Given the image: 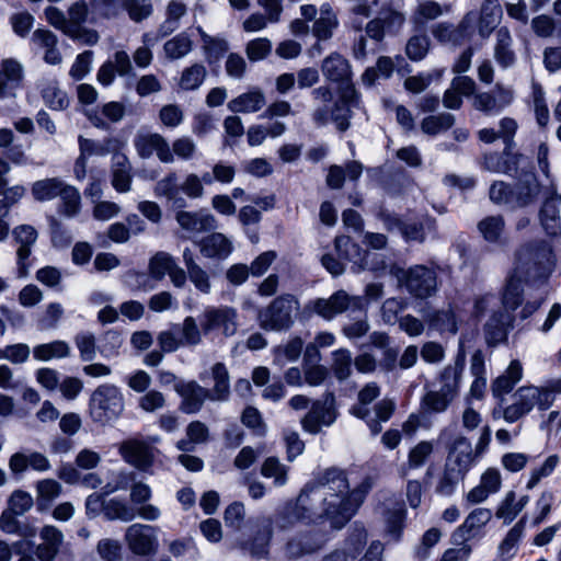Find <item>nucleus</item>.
<instances>
[{"mask_svg": "<svg viewBox=\"0 0 561 561\" xmlns=\"http://www.w3.org/2000/svg\"><path fill=\"white\" fill-rule=\"evenodd\" d=\"M201 254L206 259L225 260L232 250V242L220 232H213L197 242Z\"/></svg>", "mask_w": 561, "mask_h": 561, "instance_id": "c85d7f7f", "label": "nucleus"}, {"mask_svg": "<svg viewBox=\"0 0 561 561\" xmlns=\"http://www.w3.org/2000/svg\"><path fill=\"white\" fill-rule=\"evenodd\" d=\"M505 227L503 216H489L478 224V229L488 242H496Z\"/></svg>", "mask_w": 561, "mask_h": 561, "instance_id": "69168bd1", "label": "nucleus"}, {"mask_svg": "<svg viewBox=\"0 0 561 561\" xmlns=\"http://www.w3.org/2000/svg\"><path fill=\"white\" fill-rule=\"evenodd\" d=\"M264 105V93L260 89H254L232 99L228 103V108L233 113H255Z\"/></svg>", "mask_w": 561, "mask_h": 561, "instance_id": "58836bf2", "label": "nucleus"}, {"mask_svg": "<svg viewBox=\"0 0 561 561\" xmlns=\"http://www.w3.org/2000/svg\"><path fill=\"white\" fill-rule=\"evenodd\" d=\"M214 386L209 389L211 401H227L230 397V376L224 363H215L209 371Z\"/></svg>", "mask_w": 561, "mask_h": 561, "instance_id": "c9c22d12", "label": "nucleus"}, {"mask_svg": "<svg viewBox=\"0 0 561 561\" xmlns=\"http://www.w3.org/2000/svg\"><path fill=\"white\" fill-rule=\"evenodd\" d=\"M357 92L354 87L343 88L340 92V98L333 104L330 113V122H333L340 131H345L350 128V119L352 111L350 105L355 103Z\"/></svg>", "mask_w": 561, "mask_h": 561, "instance_id": "bb28decb", "label": "nucleus"}, {"mask_svg": "<svg viewBox=\"0 0 561 561\" xmlns=\"http://www.w3.org/2000/svg\"><path fill=\"white\" fill-rule=\"evenodd\" d=\"M174 329L178 330L183 347H194L202 343L203 325H198L194 317L187 316L182 323H174Z\"/></svg>", "mask_w": 561, "mask_h": 561, "instance_id": "79ce46f5", "label": "nucleus"}, {"mask_svg": "<svg viewBox=\"0 0 561 561\" xmlns=\"http://www.w3.org/2000/svg\"><path fill=\"white\" fill-rule=\"evenodd\" d=\"M354 359L347 348H339L332 352L331 369L339 381H344L352 375Z\"/></svg>", "mask_w": 561, "mask_h": 561, "instance_id": "6e6d98bb", "label": "nucleus"}, {"mask_svg": "<svg viewBox=\"0 0 561 561\" xmlns=\"http://www.w3.org/2000/svg\"><path fill=\"white\" fill-rule=\"evenodd\" d=\"M23 81V66L13 58L2 60L0 68V98L14 96Z\"/></svg>", "mask_w": 561, "mask_h": 561, "instance_id": "393cba45", "label": "nucleus"}, {"mask_svg": "<svg viewBox=\"0 0 561 561\" xmlns=\"http://www.w3.org/2000/svg\"><path fill=\"white\" fill-rule=\"evenodd\" d=\"M465 476L466 472L458 469L457 466H451L446 462L444 472L436 485V492L445 496L451 495L457 484L463 480Z\"/></svg>", "mask_w": 561, "mask_h": 561, "instance_id": "5fc2aeb1", "label": "nucleus"}, {"mask_svg": "<svg viewBox=\"0 0 561 561\" xmlns=\"http://www.w3.org/2000/svg\"><path fill=\"white\" fill-rule=\"evenodd\" d=\"M339 26V19L329 4H324L320 9V16L314 20L312 25V34L319 42L329 41L334 31Z\"/></svg>", "mask_w": 561, "mask_h": 561, "instance_id": "a19ab883", "label": "nucleus"}, {"mask_svg": "<svg viewBox=\"0 0 561 561\" xmlns=\"http://www.w3.org/2000/svg\"><path fill=\"white\" fill-rule=\"evenodd\" d=\"M304 347V341L299 336L291 337L285 345L274 348V362L280 366L287 362H296Z\"/></svg>", "mask_w": 561, "mask_h": 561, "instance_id": "bf43d9fd", "label": "nucleus"}, {"mask_svg": "<svg viewBox=\"0 0 561 561\" xmlns=\"http://www.w3.org/2000/svg\"><path fill=\"white\" fill-rule=\"evenodd\" d=\"M350 321L342 327V333L350 340L359 339L369 331L367 311L365 309V300L362 297L360 306L354 307L347 313Z\"/></svg>", "mask_w": 561, "mask_h": 561, "instance_id": "72a5a7b5", "label": "nucleus"}, {"mask_svg": "<svg viewBox=\"0 0 561 561\" xmlns=\"http://www.w3.org/2000/svg\"><path fill=\"white\" fill-rule=\"evenodd\" d=\"M46 219L51 245L59 250L69 248L73 241V237L68 227L53 215L47 216Z\"/></svg>", "mask_w": 561, "mask_h": 561, "instance_id": "8fccbe9b", "label": "nucleus"}, {"mask_svg": "<svg viewBox=\"0 0 561 561\" xmlns=\"http://www.w3.org/2000/svg\"><path fill=\"white\" fill-rule=\"evenodd\" d=\"M154 194L164 197L168 204L174 209L185 208L187 203L181 194L179 176L175 172H169L164 178L157 182Z\"/></svg>", "mask_w": 561, "mask_h": 561, "instance_id": "c756f323", "label": "nucleus"}, {"mask_svg": "<svg viewBox=\"0 0 561 561\" xmlns=\"http://www.w3.org/2000/svg\"><path fill=\"white\" fill-rule=\"evenodd\" d=\"M321 71L328 81L339 84L340 92L343 88L354 87L352 66L340 53L334 51L327 56L322 60Z\"/></svg>", "mask_w": 561, "mask_h": 561, "instance_id": "2eb2a0df", "label": "nucleus"}, {"mask_svg": "<svg viewBox=\"0 0 561 561\" xmlns=\"http://www.w3.org/2000/svg\"><path fill=\"white\" fill-rule=\"evenodd\" d=\"M391 273L397 277L399 284L404 286L407 291L415 298H428L437 290L436 271L426 265H414L408 270L393 266Z\"/></svg>", "mask_w": 561, "mask_h": 561, "instance_id": "423d86ee", "label": "nucleus"}, {"mask_svg": "<svg viewBox=\"0 0 561 561\" xmlns=\"http://www.w3.org/2000/svg\"><path fill=\"white\" fill-rule=\"evenodd\" d=\"M525 280L522 275H515V271L508 276L501 295L502 310L513 313L523 301V287Z\"/></svg>", "mask_w": 561, "mask_h": 561, "instance_id": "4c0bfd02", "label": "nucleus"}, {"mask_svg": "<svg viewBox=\"0 0 561 561\" xmlns=\"http://www.w3.org/2000/svg\"><path fill=\"white\" fill-rule=\"evenodd\" d=\"M400 233L407 242L423 243L427 233L434 236L437 233L436 219L424 216L420 220L403 221Z\"/></svg>", "mask_w": 561, "mask_h": 561, "instance_id": "2f4dec72", "label": "nucleus"}, {"mask_svg": "<svg viewBox=\"0 0 561 561\" xmlns=\"http://www.w3.org/2000/svg\"><path fill=\"white\" fill-rule=\"evenodd\" d=\"M134 145L138 156L142 159L150 158L153 152L163 163L174 161L173 153L168 141L160 134H137Z\"/></svg>", "mask_w": 561, "mask_h": 561, "instance_id": "dca6fc26", "label": "nucleus"}, {"mask_svg": "<svg viewBox=\"0 0 561 561\" xmlns=\"http://www.w3.org/2000/svg\"><path fill=\"white\" fill-rule=\"evenodd\" d=\"M525 524L526 516H523L506 534L497 549L500 560L506 561L515 556L516 547L524 534Z\"/></svg>", "mask_w": 561, "mask_h": 561, "instance_id": "a18cd8bd", "label": "nucleus"}, {"mask_svg": "<svg viewBox=\"0 0 561 561\" xmlns=\"http://www.w3.org/2000/svg\"><path fill=\"white\" fill-rule=\"evenodd\" d=\"M175 219L182 229L193 233L214 230L217 227L215 217L206 209L186 211L182 208L176 213Z\"/></svg>", "mask_w": 561, "mask_h": 561, "instance_id": "b1692460", "label": "nucleus"}, {"mask_svg": "<svg viewBox=\"0 0 561 561\" xmlns=\"http://www.w3.org/2000/svg\"><path fill=\"white\" fill-rule=\"evenodd\" d=\"M350 482L346 472L331 467L319 472L301 489V501L311 497L319 505L323 516L331 519L335 528H342V508L348 494Z\"/></svg>", "mask_w": 561, "mask_h": 561, "instance_id": "f03ea898", "label": "nucleus"}, {"mask_svg": "<svg viewBox=\"0 0 561 561\" xmlns=\"http://www.w3.org/2000/svg\"><path fill=\"white\" fill-rule=\"evenodd\" d=\"M335 250L339 257L348 262L353 265L351 270L354 273H359L364 270H377L376 267L369 266L366 256L368 253L364 251L359 244L355 243L347 236H339L334 240Z\"/></svg>", "mask_w": 561, "mask_h": 561, "instance_id": "412c9836", "label": "nucleus"}, {"mask_svg": "<svg viewBox=\"0 0 561 561\" xmlns=\"http://www.w3.org/2000/svg\"><path fill=\"white\" fill-rule=\"evenodd\" d=\"M313 101L312 121L317 126H325L330 122V113L337 99L329 85H320L311 91Z\"/></svg>", "mask_w": 561, "mask_h": 561, "instance_id": "cd10ccee", "label": "nucleus"}, {"mask_svg": "<svg viewBox=\"0 0 561 561\" xmlns=\"http://www.w3.org/2000/svg\"><path fill=\"white\" fill-rule=\"evenodd\" d=\"M317 542L309 534H304L291 538L285 548V554L289 560H296L305 554H310L320 549Z\"/></svg>", "mask_w": 561, "mask_h": 561, "instance_id": "de8ad7c7", "label": "nucleus"}, {"mask_svg": "<svg viewBox=\"0 0 561 561\" xmlns=\"http://www.w3.org/2000/svg\"><path fill=\"white\" fill-rule=\"evenodd\" d=\"M528 502V495H523L518 501H516L515 492L510 491L505 494L504 500L500 503L495 512V516L500 519H503L504 524H510L524 510Z\"/></svg>", "mask_w": 561, "mask_h": 561, "instance_id": "37998d69", "label": "nucleus"}, {"mask_svg": "<svg viewBox=\"0 0 561 561\" xmlns=\"http://www.w3.org/2000/svg\"><path fill=\"white\" fill-rule=\"evenodd\" d=\"M70 355V346L65 341H53L39 344L33 348V356L37 360L47 362L53 358H65Z\"/></svg>", "mask_w": 561, "mask_h": 561, "instance_id": "603ef678", "label": "nucleus"}, {"mask_svg": "<svg viewBox=\"0 0 561 561\" xmlns=\"http://www.w3.org/2000/svg\"><path fill=\"white\" fill-rule=\"evenodd\" d=\"M556 254L546 240H531L522 244L515 253V275H522L525 284L542 287L556 267Z\"/></svg>", "mask_w": 561, "mask_h": 561, "instance_id": "7ed1b4c3", "label": "nucleus"}, {"mask_svg": "<svg viewBox=\"0 0 561 561\" xmlns=\"http://www.w3.org/2000/svg\"><path fill=\"white\" fill-rule=\"evenodd\" d=\"M119 454L124 460L139 470H147L153 462V447L139 439H128L121 444Z\"/></svg>", "mask_w": 561, "mask_h": 561, "instance_id": "6ab92c4d", "label": "nucleus"}, {"mask_svg": "<svg viewBox=\"0 0 561 561\" xmlns=\"http://www.w3.org/2000/svg\"><path fill=\"white\" fill-rule=\"evenodd\" d=\"M333 392H327L321 400L312 403L310 411L301 420L302 428L310 434H318L322 426L332 425L337 416Z\"/></svg>", "mask_w": 561, "mask_h": 561, "instance_id": "f8f14e48", "label": "nucleus"}, {"mask_svg": "<svg viewBox=\"0 0 561 561\" xmlns=\"http://www.w3.org/2000/svg\"><path fill=\"white\" fill-rule=\"evenodd\" d=\"M59 197L58 213L68 218L75 217L80 210V194L78 190L65 183Z\"/></svg>", "mask_w": 561, "mask_h": 561, "instance_id": "13d9d810", "label": "nucleus"}, {"mask_svg": "<svg viewBox=\"0 0 561 561\" xmlns=\"http://www.w3.org/2000/svg\"><path fill=\"white\" fill-rule=\"evenodd\" d=\"M124 540L136 556L147 557L156 553L158 539L156 527L146 524H133L126 528Z\"/></svg>", "mask_w": 561, "mask_h": 561, "instance_id": "4468645a", "label": "nucleus"}, {"mask_svg": "<svg viewBox=\"0 0 561 561\" xmlns=\"http://www.w3.org/2000/svg\"><path fill=\"white\" fill-rule=\"evenodd\" d=\"M112 185L118 193H127L131 187V164L124 153H115L111 165Z\"/></svg>", "mask_w": 561, "mask_h": 561, "instance_id": "473e14b6", "label": "nucleus"}, {"mask_svg": "<svg viewBox=\"0 0 561 561\" xmlns=\"http://www.w3.org/2000/svg\"><path fill=\"white\" fill-rule=\"evenodd\" d=\"M513 101V92L497 84L492 92L474 95L473 106L488 115L497 114Z\"/></svg>", "mask_w": 561, "mask_h": 561, "instance_id": "aec40b11", "label": "nucleus"}, {"mask_svg": "<svg viewBox=\"0 0 561 561\" xmlns=\"http://www.w3.org/2000/svg\"><path fill=\"white\" fill-rule=\"evenodd\" d=\"M426 322L428 323L431 329H434L440 333H451L456 334L457 321L455 313L451 310H435L430 312L426 318Z\"/></svg>", "mask_w": 561, "mask_h": 561, "instance_id": "864d4df0", "label": "nucleus"}, {"mask_svg": "<svg viewBox=\"0 0 561 561\" xmlns=\"http://www.w3.org/2000/svg\"><path fill=\"white\" fill-rule=\"evenodd\" d=\"M522 365L518 360H512L506 371L499 376L493 385L492 392L495 397L508 393L522 378Z\"/></svg>", "mask_w": 561, "mask_h": 561, "instance_id": "49530a36", "label": "nucleus"}, {"mask_svg": "<svg viewBox=\"0 0 561 561\" xmlns=\"http://www.w3.org/2000/svg\"><path fill=\"white\" fill-rule=\"evenodd\" d=\"M41 543L34 548V553L39 561H54L64 543V534L53 525L44 526L39 533Z\"/></svg>", "mask_w": 561, "mask_h": 561, "instance_id": "5701e85b", "label": "nucleus"}, {"mask_svg": "<svg viewBox=\"0 0 561 561\" xmlns=\"http://www.w3.org/2000/svg\"><path fill=\"white\" fill-rule=\"evenodd\" d=\"M541 190L542 187L535 173L523 172L513 186L514 209L534 204L539 198Z\"/></svg>", "mask_w": 561, "mask_h": 561, "instance_id": "4be33fe9", "label": "nucleus"}, {"mask_svg": "<svg viewBox=\"0 0 561 561\" xmlns=\"http://www.w3.org/2000/svg\"><path fill=\"white\" fill-rule=\"evenodd\" d=\"M462 370L463 364L458 362L455 365L446 366L440 374L439 390L455 399L458 393Z\"/></svg>", "mask_w": 561, "mask_h": 561, "instance_id": "4d7b16f0", "label": "nucleus"}, {"mask_svg": "<svg viewBox=\"0 0 561 561\" xmlns=\"http://www.w3.org/2000/svg\"><path fill=\"white\" fill-rule=\"evenodd\" d=\"M299 309L300 302L295 295L283 294L259 311V325L265 331H288L294 325Z\"/></svg>", "mask_w": 561, "mask_h": 561, "instance_id": "20e7f679", "label": "nucleus"}, {"mask_svg": "<svg viewBox=\"0 0 561 561\" xmlns=\"http://www.w3.org/2000/svg\"><path fill=\"white\" fill-rule=\"evenodd\" d=\"M494 59L502 69H508L516 64L517 56L513 49V37L507 27L495 32Z\"/></svg>", "mask_w": 561, "mask_h": 561, "instance_id": "7c9ffc66", "label": "nucleus"}, {"mask_svg": "<svg viewBox=\"0 0 561 561\" xmlns=\"http://www.w3.org/2000/svg\"><path fill=\"white\" fill-rule=\"evenodd\" d=\"M321 516L323 515L319 510V505L310 496L301 501L300 492L295 501H288L279 506L272 519L279 529L286 530L294 527L297 523H310Z\"/></svg>", "mask_w": 561, "mask_h": 561, "instance_id": "6e6552de", "label": "nucleus"}, {"mask_svg": "<svg viewBox=\"0 0 561 561\" xmlns=\"http://www.w3.org/2000/svg\"><path fill=\"white\" fill-rule=\"evenodd\" d=\"M124 396L118 387L104 383L99 386L91 394L89 411L92 420L106 424L117 420L124 411Z\"/></svg>", "mask_w": 561, "mask_h": 561, "instance_id": "39448f33", "label": "nucleus"}, {"mask_svg": "<svg viewBox=\"0 0 561 561\" xmlns=\"http://www.w3.org/2000/svg\"><path fill=\"white\" fill-rule=\"evenodd\" d=\"M559 204L554 197L546 198L539 211L540 225L550 237H557L561 232Z\"/></svg>", "mask_w": 561, "mask_h": 561, "instance_id": "ea45409f", "label": "nucleus"}, {"mask_svg": "<svg viewBox=\"0 0 561 561\" xmlns=\"http://www.w3.org/2000/svg\"><path fill=\"white\" fill-rule=\"evenodd\" d=\"M204 49L208 64L218 62L229 50V44L226 39L203 35Z\"/></svg>", "mask_w": 561, "mask_h": 561, "instance_id": "338daca9", "label": "nucleus"}, {"mask_svg": "<svg viewBox=\"0 0 561 561\" xmlns=\"http://www.w3.org/2000/svg\"><path fill=\"white\" fill-rule=\"evenodd\" d=\"M175 391L181 397L179 409L185 414H195L201 411L204 402L210 400L209 389L196 381H181L175 383Z\"/></svg>", "mask_w": 561, "mask_h": 561, "instance_id": "f3484780", "label": "nucleus"}, {"mask_svg": "<svg viewBox=\"0 0 561 561\" xmlns=\"http://www.w3.org/2000/svg\"><path fill=\"white\" fill-rule=\"evenodd\" d=\"M36 506L39 512L48 510L54 500L62 491L61 484L54 479H43L36 482Z\"/></svg>", "mask_w": 561, "mask_h": 561, "instance_id": "c03bdc74", "label": "nucleus"}, {"mask_svg": "<svg viewBox=\"0 0 561 561\" xmlns=\"http://www.w3.org/2000/svg\"><path fill=\"white\" fill-rule=\"evenodd\" d=\"M104 516L108 520L130 522L136 517V511L122 500L111 499L106 501Z\"/></svg>", "mask_w": 561, "mask_h": 561, "instance_id": "e2e57ef3", "label": "nucleus"}, {"mask_svg": "<svg viewBox=\"0 0 561 561\" xmlns=\"http://www.w3.org/2000/svg\"><path fill=\"white\" fill-rule=\"evenodd\" d=\"M515 316L505 310H494L482 325V334L489 347L507 343L508 333L513 330Z\"/></svg>", "mask_w": 561, "mask_h": 561, "instance_id": "ddd939ff", "label": "nucleus"}, {"mask_svg": "<svg viewBox=\"0 0 561 561\" xmlns=\"http://www.w3.org/2000/svg\"><path fill=\"white\" fill-rule=\"evenodd\" d=\"M554 398L552 391L547 389L522 387L515 392L514 402L504 410V419L510 423H514L529 413L535 407L539 410H547L552 405Z\"/></svg>", "mask_w": 561, "mask_h": 561, "instance_id": "0eeeda50", "label": "nucleus"}, {"mask_svg": "<svg viewBox=\"0 0 561 561\" xmlns=\"http://www.w3.org/2000/svg\"><path fill=\"white\" fill-rule=\"evenodd\" d=\"M492 518V512L489 508L479 507L473 510L465 522L453 534V540L456 543H463L473 538L478 530L485 526Z\"/></svg>", "mask_w": 561, "mask_h": 561, "instance_id": "a878e982", "label": "nucleus"}, {"mask_svg": "<svg viewBox=\"0 0 561 561\" xmlns=\"http://www.w3.org/2000/svg\"><path fill=\"white\" fill-rule=\"evenodd\" d=\"M273 519L267 516H257L247 522L249 534L240 539L241 548L254 558H263L268 553L270 541L273 534Z\"/></svg>", "mask_w": 561, "mask_h": 561, "instance_id": "1a4fd4ad", "label": "nucleus"}, {"mask_svg": "<svg viewBox=\"0 0 561 561\" xmlns=\"http://www.w3.org/2000/svg\"><path fill=\"white\" fill-rule=\"evenodd\" d=\"M207 70L202 64H193L186 67L181 75L179 87L184 91L197 90L204 82Z\"/></svg>", "mask_w": 561, "mask_h": 561, "instance_id": "052dcab7", "label": "nucleus"}, {"mask_svg": "<svg viewBox=\"0 0 561 561\" xmlns=\"http://www.w3.org/2000/svg\"><path fill=\"white\" fill-rule=\"evenodd\" d=\"M360 296H351L345 290H337L329 298H316L306 305L309 310L327 321L333 320L339 314L350 312L352 308L359 307Z\"/></svg>", "mask_w": 561, "mask_h": 561, "instance_id": "9d476101", "label": "nucleus"}, {"mask_svg": "<svg viewBox=\"0 0 561 561\" xmlns=\"http://www.w3.org/2000/svg\"><path fill=\"white\" fill-rule=\"evenodd\" d=\"M237 318V311L231 307L208 306L199 316V322L205 336L215 330H220L225 336H232L238 329Z\"/></svg>", "mask_w": 561, "mask_h": 561, "instance_id": "9b49d317", "label": "nucleus"}, {"mask_svg": "<svg viewBox=\"0 0 561 561\" xmlns=\"http://www.w3.org/2000/svg\"><path fill=\"white\" fill-rule=\"evenodd\" d=\"M42 98L45 104L55 111L65 110L69 104L66 93L59 89L56 82H49L43 88Z\"/></svg>", "mask_w": 561, "mask_h": 561, "instance_id": "774afa93", "label": "nucleus"}, {"mask_svg": "<svg viewBox=\"0 0 561 561\" xmlns=\"http://www.w3.org/2000/svg\"><path fill=\"white\" fill-rule=\"evenodd\" d=\"M455 116L450 113H439L430 115L422 119L421 130L428 136H436L443 131L450 129L455 124Z\"/></svg>", "mask_w": 561, "mask_h": 561, "instance_id": "3c124183", "label": "nucleus"}, {"mask_svg": "<svg viewBox=\"0 0 561 561\" xmlns=\"http://www.w3.org/2000/svg\"><path fill=\"white\" fill-rule=\"evenodd\" d=\"M175 264L174 257L168 252H157L149 261V273L156 280H161Z\"/></svg>", "mask_w": 561, "mask_h": 561, "instance_id": "0e129e2a", "label": "nucleus"}, {"mask_svg": "<svg viewBox=\"0 0 561 561\" xmlns=\"http://www.w3.org/2000/svg\"><path fill=\"white\" fill-rule=\"evenodd\" d=\"M451 456L448 458L447 463L457 466L463 472H468L474 462L476 453L472 451V446L469 439L459 436L455 439L451 450Z\"/></svg>", "mask_w": 561, "mask_h": 561, "instance_id": "e433bc0d", "label": "nucleus"}, {"mask_svg": "<svg viewBox=\"0 0 561 561\" xmlns=\"http://www.w3.org/2000/svg\"><path fill=\"white\" fill-rule=\"evenodd\" d=\"M12 234L15 242L19 244L16 250L18 276L26 277L30 267L27 259L31 255L32 247L37 240V231L33 226L20 225L13 229Z\"/></svg>", "mask_w": 561, "mask_h": 561, "instance_id": "a211bd4d", "label": "nucleus"}, {"mask_svg": "<svg viewBox=\"0 0 561 561\" xmlns=\"http://www.w3.org/2000/svg\"><path fill=\"white\" fill-rule=\"evenodd\" d=\"M373 484L374 479L370 476H366L356 488H354L352 491L348 490L346 501L342 508V520H345V524L352 518V516L363 504L366 495L371 490Z\"/></svg>", "mask_w": 561, "mask_h": 561, "instance_id": "f704fd0d", "label": "nucleus"}, {"mask_svg": "<svg viewBox=\"0 0 561 561\" xmlns=\"http://www.w3.org/2000/svg\"><path fill=\"white\" fill-rule=\"evenodd\" d=\"M404 23L405 14L394 0H360L348 11L347 26L355 32L365 30L376 42L386 34H398Z\"/></svg>", "mask_w": 561, "mask_h": 561, "instance_id": "f257e3e1", "label": "nucleus"}, {"mask_svg": "<svg viewBox=\"0 0 561 561\" xmlns=\"http://www.w3.org/2000/svg\"><path fill=\"white\" fill-rule=\"evenodd\" d=\"M64 184L65 182L58 178L39 180L32 184L31 193L37 202L51 201L59 196Z\"/></svg>", "mask_w": 561, "mask_h": 561, "instance_id": "09e8293b", "label": "nucleus"}, {"mask_svg": "<svg viewBox=\"0 0 561 561\" xmlns=\"http://www.w3.org/2000/svg\"><path fill=\"white\" fill-rule=\"evenodd\" d=\"M193 42L188 35L181 33L167 41L163 50L167 58L171 60L180 59L192 50Z\"/></svg>", "mask_w": 561, "mask_h": 561, "instance_id": "680f3d73", "label": "nucleus"}]
</instances>
